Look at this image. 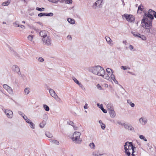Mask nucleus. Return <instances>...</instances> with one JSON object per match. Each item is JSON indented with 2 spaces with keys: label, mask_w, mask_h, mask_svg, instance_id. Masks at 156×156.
Listing matches in <instances>:
<instances>
[{
  "label": "nucleus",
  "mask_w": 156,
  "mask_h": 156,
  "mask_svg": "<svg viewBox=\"0 0 156 156\" xmlns=\"http://www.w3.org/2000/svg\"><path fill=\"white\" fill-rule=\"evenodd\" d=\"M124 149L126 155L128 156H134V149L136 147L133 145L131 142H127L125 143Z\"/></svg>",
  "instance_id": "obj_1"
},
{
  "label": "nucleus",
  "mask_w": 156,
  "mask_h": 156,
  "mask_svg": "<svg viewBox=\"0 0 156 156\" xmlns=\"http://www.w3.org/2000/svg\"><path fill=\"white\" fill-rule=\"evenodd\" d=\"M91 70L93 73L99 76H102L105 72L104 69L100 66L92 67Z\"/></svg>",
  "instance_id": "obj_2"
},
{
  "label": "nucleus",
  "mask_w": 156,
  "mask_h": 156,
  "mask_svg": "<svg viewBox=\"0 0 156 156\" xmlns=\"http://www.w3.org/2000/svg\"><path fill=\"white\" fill-rule=\"evenodd\" d=\"M141 25L144 28L149 29L152 26V20L144 17L142 20Z\"/></svg>",
  "instance_id": "obj_3"
},
{
  "label": "nucleus",
  "mask_w": 156,
  "mask_h": 156,
  "mask_svg": "<svg viewBox=\"0 0 156 156\" xmlns=\"http://www.w3.org/2000/svg\"><path fill=\"white\" fill-rule=\"evenodd\" d=\"M80 135L81 133L80 132H74L72 137V140L75 144H79L81 143L82 140L80 138Z\"/></svg>",
  "instance_id": "obj_4"
},
{
  "label": "nucleus",
  "mask_w": 156,
  "mask_h": 156,
  "mask_svg": "<svg viewBox=\"0 0 156 156\" xmlns=\"http://www.w3.org/2000/svg\"><path fill=\"white\" fill-rule=\"evenodd\" d=\"M145 16V18L152 20L154 19V17L156 18V12L155 11L150 9L149 10L148 14H146Z\"/></svg>",
  "instance_id": "obj_5"
},
{
  "label": "nucleus",
  "mask_w": 156,
  "mask_h": 156,
  "mask_svg": "<svg viewBox=\"0 0 156 156\" xmlns=\"http://www.w3.org/2000/svg\"><path fill=\"white\" fill-rule=\"evenodd\" d=\"M42 41L44 44L49 46L51 44V40L50 36H48L44 38H42Z\"/></svg>",
  "instance_id": "obj_6"
},
{
  "label": "nucleus",
  "mask_w": 156,
  "mask_h": 156,
  "mask_svg": "<svg viewBox=\"0 0 156 156\" xmlns=\"http://www.w3.org/2000/svg\"><path fill=\"white\" fill-rule=\"evenodd\" d=\"M107 106L109 110V113L110 116L112 118L115 117L116 115V114L113 107L110 106L109 105H108Z\"/></svg>",
  "instance_id": "obj_7"
},
{
  "label": "nucleus",
  "mask_w": 156,
  "mask_h": 156,
  "mask_svg": "<svg viewBox=\"0 0 156 156\" xmlns=\"http://www.w3.org/2000/svg\"><path fill=\"white\" fill-rule=\"evenodd\" d=\"M122 16V17H124L128 22H132L134 20V17L131 15L125 14L123 15Z\"/></svg>",
  "instance_id": "obj_8"
},
{
  "label": "nucleus",
  "mask_w": 156,
  "mask_h": 156,
  "mask_svg": "<svg viewBox=\"0 0 156 156\" xmlns=\"http://www.w3.org/2000/svg\"><path fill=\"white\" fill-rule=\"evenodd\" d=\"M133 35L136 37H140L143 40H145L146 39V37L143 35L140 34L139 33H133Z\"/></svg>",
  "instance_id": "obj_9"
},
{
  "label": "nucleus",
  "mask_w": 156,
  "mask_h": 156,
  "mask_svg": "<svg viewBox=\"0 0 156 156\" xmlns=\"http://www.w3.org/2000/svg\"><path fill=\"white\" fill-rule=\"evenodd\" d=\"M5 112L8 118H11L13 116V112L7 109L5 110Z\"/></svg>",
  "instance_id": "obj_10"
},
{
  "label": "nucleus",
  "mask_w": 156,
  "mask_h": 156,
  "mask_svg": "<svg viewBox=\"0 0 156 156\" xmlns=\"http://www.w3.org/2000/svg\"><path fill=\"white\" fill-rule=\"evenodd\" d=\"M48 33V32L45 30H42L40 32L39 34L41 36L43 37V38H44L48 36L47 35Z\"/></svg>",
  "instance_id": "obj_11"
},
{
  "label": "nucleus",
  "mask_w": 156,
  "mask_h": 156,
  "mask_svg": "<svg viewBox=\"0 0 156 156\" xmlns=\"http://www.w3.org/2000/svg\"><path fill=\"white\" fill-rule=\"evenodd\" d=\"M53 14L52 13H40L38 14V16L39 17H41L42 16H52Z\"/></svg>",
  "instance_id": "obj_12"
},
{
  "label": "nucleus",
  "mask_w": 156,
  "mask_h": 156,
  "mask_svg": "<svg viewBox=\"0 0 156 156\" xmlns=\"http://www.w3.org/2000/svg\"><path fill=\"white\" fill-rule=\"evenodd\" d=\"M3 88L9 93H11L12 91L11 88L7 84H4L3 86Z\"/></svg>",
  "instance_id": "obj_13"
},
{
  "label": "nucleus",
  "mask_w": 156,
  "mask_h": 156,
  "mask_svg": "<svg viewBox=\"0 0 156 156\" xmlns=\"http://www.w3.org/2000/svg\"><path fill=\"white\" fill-rule=\"evenodd\" d=\"M49 93L51 96L54 98L56 99V98H58V96L56 95L55 91L53 90L52 89H50L49 90Z\"/></svg>",
  "instance_id": "obj_14"
},
{
  "label": "nucleus",
  "mask_w": 156,
  "mask_h": 156,
  "mask_svg": "<svg viewBox=\"0 0 156 156\" xmlns=\"http://www.w3.org/2000/svg\"><path fill=\"white\" fill-rule=\"evenodd\" d=\"M139 121L143 125L145 124L147 122V120L146 118L141 117L139 119Z\"/></svg>",
  "instance_id": "obj_15"
},
{
  "label": "nucleus",
  "mask_w": 156,
  "mask_h": 156,
  "mask_svg": "<svg viewBox=\"0 0 156 156\" xmlns=\"http://www.w3.org/2000/svg\"><path fill=\"white\" fill-rule=\"evenodd\" d=\"M102 154H100L98 151H95L92 153L93 156H101Z\"/></svg>",
  "instance_id": "obj_16"
},
{
  "label": "nucleus",
  "mask_w": 156,
  "mask_h": 156,
  "mask_svg": "<svg viewBox=\"0 0 156 156\" xmlns=\"http://www.w3.org/2000/svg\"><path fill=\"white\" fill-rule=\"evenodd\" d=\"M102 1L103 0H98L95 3V5L97 6H100L101 5Z\"/></svg>",
  "instance_id": "obj_17"
},
{
  "label": "nucleus",
  "mask_w": 156,
  "mask_h": 156,
  "mask_svg": "<svg viewBox=\"0 0 156 156\" xmlns=\"http://www.w3.org/2000/svg\"><path fill=\"white\" fill-rule=\"evenodd\" d=\"M49 140L52 143L56 145H59V142L57 140L50 139V140Z\"/></svg>",
  "instance_id": "obj_18"
},
{
  "label": "nucleus",
  "mask_w": 156,
  "mask_h": 156,
  "mask_svg": "<svg viewBox=\"0 0 156 156\" xmlns=\"http://www.w3.org/2000/svg\"><path fill=\"white\" fill-rule=\"evenodd\" d=\"M67 20L71 24H74L75 23V20L73 19L69 18Z\"/></svg>",
  "instance_id": "obj_19"
},
{
  "label": "nucleus",
  "mask_w": 156,
  "mask_h": 156,
  "mask_svg": "<svg viewBox=\"0 0 156 156\" xmlns=\"http://www.w3.org/2000/svg\"><path fill=\"white\" fill-rule=\"evenodd\" d=\"M111 78L113 80L115 83H118V81L116 80L115 77L114 75L112 74L111 75Z\"/></svg>",
  "instance_id": "obj_20"
},
{
  "label": "nucleus",
  "mask_w": 156,
  "mask_h": 156,
  "mask_svg": "<svg viewBox=\"0 0 156 156\" xmlns=\"http://www.w3.org/2000/svg\"><path fill=\"white\" fill-rule=\"evenodd\" d=\"M45 134L46 136L49 138H51L53 136L52 134L49 132H46Z\"/></svg>",
  "instance_id": "obj_21"
},
{
  "label": "nucleus",
  "mask_w": 156,
  "mask_h": 156,
  "mask_svg": "<svg viewBox=\"0 0 156 156\" xmlns=\"http://www.w3.org/2000/svg\"><path fill=\"white\" fill-rule=\"evenodd\" d=\"M105 38L108 44H110L112 43V41L109 37H106Z\"/></svg>",
  "instance_id": "obj_22"
},
{
  "label": "nucleus",
  "mask_w": 156,
  "mask_h": 156,
  "mask_svg": "<svg viewBox=\"0 0 156 156\" xmlns=\"http://www.w3.org/2000/svg\"><path fill=\"white\" fill-rule=\"evenodd\" d=\"M26 121L27 122L30 124V126H31L32 127H33L34 126V124L30 120L28 119L27 118L26 120Z\"/></svg>",
  "instance_id": "obj_23"
},
{
  "label": "nucleus",
  "mask_w": 156,
  "mask_h": 156,
  "mask_svg": "<svg viewBox=\"0 0 156 156\" xmlns=\"http://www.w3.org/2000/svg\"><path fill=\"white\" fill-rule=\"evenodd\" d=\"M104 73V74H103L102 76H101L103 77L104 78L108 80L109 78V76L108 74H105Z\"/></svg>",
  "instance_id": "obj_24"
},
{
  "label": "nucleus",
  "mask_w": 156,
  "mask_h": 156,
  "mask_svg": "<svg viewBox=\"0 0 156 156\" xmlns=\"http://www.w3.org/2000/svg\"><path fill=\"white\" fill-rule=\"evenodd\" d=\"M10 1H9V0H8L6 2H3L2 4V5L3 6H7L9 4V3H10Z\"/></svg>",
  "instance_id": "obj_25"
},
{
  "label": "nucleus",
  "mask_w": 156,
  "mask_h": 156,
  "mask_svg": "<svg viewBox=\"0 0 156 156\" xmlns=\"http://www.w3.org/2000/svg\"><path fill=\"white\" fill-rule=\"evenodd\" d=\"M106 72L109 74L113 73L112 70L110 68H107L106 69Z\"/></svg>",
  "instance_id": "obj_26"
},
{
  "label": "nucleus",
  "mask_w": 156,
  "mask_h": 156,
  "mask_svg": "<svg viewBox=\"0 0 156 156\" xmlns=\"http://www.w3.org/2000/svg\"><path fill=\"white\" fill-rule=\"evenodd\" d=\"M89 146L91 148L93 149H95V145L93 143H90L89 144Z\"/></svg>",
  "instance_id": "obj_27"
},
{
  "label": "nucleus",
  "mask_w": 156,
  "mask_h": 156,
  "mask_svg": "<svg viewBox=\"0 0 156 156\" xmlns=\"http://www.w3.org/2000/svg\"><path fill=\"white\" fill-rule=\"evenodd\" d=\"M24 92L25 94L27 95L30 92V89L28 88H26L24 90Z\"/></svg>",
  "instance_id": "obj_28"
},
{
  "label": "nucleus",
  "mask_w": 156,
  "mask_h": 156,
  "mask_svg": "<svg viewBox=\"0 0 156 156\" xmlns=\"http://www.w3.org/2000/svg\"><path fill=\"white\" fill-rule=\"evenodd\" d=\"M34 38V35H29L27 37L28 40L32 41Z\"/></svg>",
  "instance_id": "obj_29"
},
{
  "label": "nucleus",
  "mask_w": 156,
  "mask_h": 156,
  "mask_svg": "<svg viewBox=\"0 0 156 156\" xmlns=\"http://www.w3.org/2000/svg\"><path fill=\"white\" fill-rule=\"evenodd\" d=\"M143 11V8H141V5H140L138 7V12L141 13Z\"/></svg>",
  "instance_id": "obj_30"
},
{
  "label": "nucleus",
  "mask_w": 156,
  "mask_h": 156,
  "mask_svg": "<svg viewBox=\"0 0 156 156\" xmlns=\"http://www.w3.org/2000/svg\"><path fill=\"white\" fill-rule=\"evenodd\" d=\"M43 107L44 108L45 110L47 111H49V107L48 106L46 105H44Z\"/></svg>",
  "instance_id": "obj_31"
},
{
  "label": "nucleus",
  "mask_w": 156,
  "mask_h": 156,
  "mask_svg": "<svg viewBox=\"0 0 156 156\" xmlns=\"http://www.w3.org/2000/svg\"><path fill=\"white\" fill-rule=\"evenodd\" d=\"M73 80L76 83L78 84L79 86H80V85H82L80 83H79L78 81L75 78H73Z\"/></svg>",
  "instance_id": "obj_32"
},
{
  "label": "nucleus",
  "mask_w": 156,
  "mask_h": 156,
  "mask_svg": "<svg viewBox=\"0 0 156 156\" xmlns=\"http://www.w3.org/2000/svg\"><path fill=\"white\" fill-rule=\"evenodd\" d=\"M126 129L131 131L134 132V129L133 127H125Z\"/></svg>",
  "instance_id": "obj_33"
},
{
  "label": "nucleus",
  "mask_w": 156,
  "mask_h": 156,
  "mask_svg": "<svg viewBox=\"0 0 156 156\" xmlns=\"http://www.w3.org/2000/svg\"><path fill=\"white\" fill-rule=\"evenodd\" d=\"M139 137L140 139L144 140L145 141H147V139H146L143 135H141Z\"/></svg>",
  "instance_id": "obj_34"
},
{
  "label": "nucleus",
  "mask_w": 156,
  "mask_h": 156,
  "mask_svg": "<svg viewBox=\"0 0 156 156\" xmlns=\"http://www.w3.org/2000/svg\"><path fill=\"white\" fill-rule=\"evenodd\" d=\"M36 10L40 11H43L44 10V8H39V7H37L36 8Z\"/></svg>",
  "instance_id": "obj_35"
},
{
  "label": "nucleus",
  "mask_w": 156,
  "mask_h": 156,
  "mask_svg": "<svg viewBox=\"0 0 156 156\" xmlns=\"http://www.w3.org/2000/svg\"><path fill=\"white\" fill-rule=\"evenodd\" d=\"M99 122V123L100 124L101 127H105V125L103 123L101 120H100Z\"/></svg>",
  "instance_id": "obj_36"
},
{
  "label": "nucleus",
  "mask_w": 156,
  "mask_h": 156,
  "mask_svg": "<svg viewBox=\"0 0 156 156\" xmlns=\"http://www.w3.org/2000/svg\"><path fill=\"white\" fill-rule=\"evenodd\" d=\"M65 1L66 3L67 4H70L72 3V0H65Z\"/></svg>",
  "instance_id": "obj_37"
},
{
  "label": "nucleus",
  "mask_w": 156,
  "mask_h": 156,
  "mask_svg": "<svg viewBox=\"0 0 156 156\" xmlns=\"http://www.w3.org/2000/svg\"><path fill=\"white\" fill-rule=\"evenodd\" d=\"M97 88L99 90H102L103 89L102 87L99 84H98L97 85Z\"/></svg>",
  "instance_id": "obj_38"
},
{
  "label": "nucleus",
  "mask_w": 156,
  "mask_h": 156,
  "mask_svg": "<svg viewBox=\"0 0 156 156\" xmlns=\"http://www.w3.org/2000/svg\"><path fill=\"white\" fill-rule=\"evenodd\" d=\"M48 1L54 3H56L58 1V0H48Z\"/></svg>",
  "instance_id": "obj_39"
},
{
  "label": "nucleus",
  "mask_w": 156,
  "mask_h": 156,
  "mask_svg": "<svg viewBox=\"0 0 156 156\" xmlns=\"http://www.w3.org/2000/svg\"><path fill=\"white\" fill-rule=\"evenodd\" d=\"M38 60L39 61L42 62L44 61V60L43 58L41 57H40L38 59Z\"/></svg>",
  "instance_id": "obj_40"
},
{
  "label": "nucleus",
  "mask_w": 156,
  "mask_h": 156,
  "mask_svg": "<svg viewBox=\"0 0 156 156\" xmlns=\"http://www.w3.org/2000/svg\"><path fill=\"white\" fill-rule=\"evenodd\" d=\"M97 105H98V107L101 109V110L102 109V108H103V106L102 105H99V104H97Z\"/></svg>",
  "instance_id": "obj_41"
},
{
  "label": "nucleus",
  "mask_w": 156,
  "mask_h": 156,
  "mask_svg": "<svg viewBox=\"0 0 156 156\" xmlns=\"http://www.w3.org/2000/svg\"><path fill=\"white\" fill-rule=\"evenodd\" d=\"M68 123L71 126H73V123L71 121H69L68 122Z\"/></svg>",
  "instance_id": "obj_42"
},
{
  "label": "nucleus",
  "mask_w": 156,
  "mask_h": 156,
  "mask_svg": "<svg viewBox=\"0 0 156 156\" xmlns=\"http://www.w3.org/2000/svg\"><path fill=\"white\" fill-rule=\"evenodd\" d=\"M101 110L103 111V112L104 113H106L107 112V111H106V110L104 109V108H102Z\"/></svg>",
  "instance_id": "obj_43"
},
{
  "label": "nucleus",
  "mask_w": 156,
  "mask_h": 156,
  "mask_svg": "<svg viewBox=\"0 0 156 156\" xmlns=\"http://www.w3.org/2000/svg\"><path fill=\"white\" fill-rule=\"evenodd\" d=\"M67 38L68 39L71 40L72 39V37H71L70 35H68L67 37Z\"/></svg>",
  "instance_id": "obj_44"
},
{
  "label": "nucleus",
  "mask_w": 156,
  "mask_h": 156,
  "mask_svg": "<svg viewBox=\"0 0 156 156\" xmlns=\"http://www.w3.org/2000/svg\"><path fill=\"white\" fill-rule=\"evenodd\" d=\"M122 67L123 69L124 70L127 69L128 67L126 66H122Z\"/></svg>",
  "instance_id": "obj_45"
},
{
  "label": "nucleus",
  "mask_w": 156,
  "mask_h": 156,
  "mask_svg": "<svg viewBox=\"0 0 156 156\" xmlns=\"http://www.w3.org/2000/svg\"><path fill=\"white\" fill-rule=\"evenodd\" d=\"M129 48L130 49V50H132L133 48V46L132 45H130L129 46Z\"/></svg>",
  "instance_id": "obj_46"
},
{
  "label": "nucleus",
  "mask_w": 156,
  "mask_h": 156,
  "mask_svg": "<svg viewBox=\"0 0 156 156\" xmlns=\"http://www.w3.org/2000/svg\"><path fill=\"white\" fill-rule=\"evenodd\" d=\"M18 27H20L22 28H25V27L23 25H21L20 26L19 25H18Z\"/></svg>",
  "instance_id": "obj_47"
},
{
  "label": "nucleus",
  "mask_w": 156,
  "mask_h": 156,
  "mask_svg": "<svg viewBox=\"0 0 156 156\" xmlns=\"http://www.w3.org/2000/svg\"><path fill=\"white\" fill-rule=\"evenodd\" d=\"M87 104H85V105L84 106V108L85 109H87Z\"/></svg>",
  "instance_id": "obj_48"
},
{
  "label": "nucleus",
  "mask_w": 156,
  "mask_h": 156,
  "mask_svg": "<svg viewBox=\"0 0 156 156\" xmlns=\"http://www.w3.org/2000/svg\"><path fill=\"white\" fill-rule=\"evenodd\" d=\"M104 87H108V84L106 83H105L104 84Z\"/></svg>",
  "instance_id": "obj_49"
},
{
  "label": "nucleus",
  "mask_w": 156,
  "mask_h": 156,
  "mask_svg": "<svg viewBox=\"0 0 156 156\" xmlns=\"http://www.w3.org/2000/svg\"><path fill=\"white\" fill-rule=\"evenodd\" d=\"M130 105L132 107H134L135 106V105L134 103H131L130 104Z\"/></svg>",
  "instance_id": "obj_50"
},
{
  "label": "nucleus",
  "mask_w": 156,
  "mask_h": 156,
  "mask_svg": "<svg viewBox=\"0 0 156 156\" xmlns=\"http://www.w3.org/2000/svg\"><path fill=\"white\" fill-rule=\"evenodd\" d=\"M23 118L25 120L27 119V117L26 116H23Z\"/></svg>",
  "instance_id": "obj_51"
},
{
  "label": "nucleus",
  "mask_w": 156,
  "mask_h": 156,
  "mask_svg": "<svg viewBox=\"0 0 156 156\" xmlns=\"http://www.w3.org/2000/svg\"><path fill=\"white\" fill-rule=\"evenodd\" d=\"M123 43L125 44H127V41H123Z\"/></svg>",
  "instance_id": "obj_52"
},
{
  "label": "nucleus",
  "mask_w": 156,
  "mask_h": 156,
  "mask_svg": "<svg viewBox=\"0 0 156 156\" xmlns=\"http://www.w3.org/2000/svg\"><path fill=\"white\" fill-rule=\"evenodd\" d=\"M15 68H16V69H18V71H19V68H18V67H16H16H15Z\"/></svg>",
  "instance_id": "obj_53"
},
{
  "label": "nucleus",
  "mask_w": 156,
  "mask_h": 156,
  "mask_svg": "<svg viewBox=\"0 0 156 156\" xmlns=\"http://www.w3.org/2000/svg\"><path fill=\"white\" fill-rule=\"evenodd\" d=\"M42 123L43 122L40 123V127H42Z\"/></svg>",
  "instance_id": "obj_54"
},
{
  "label": "nucleus",
  "mask_w": 156,
  "mask_h": 156,
  "mask_svg": "<svg viewBox=\"0 0 156 156\" xmlns=\"http://www.w3.org/2000/svg\"><path fill=\"white\" fill-rule=\"evenodd\" d=\"M101 128L103 129L104 130L105 129V127H101Z\"/></svg>",
  "instance_id": "obj_55"
},
{
  "label": "nucleus",
  "mask_w": 156,
  "mask_h": 156,
  "mask_svg": "<svg viewBox=\"0 0 156 156\" xmlns=\"http://www.w3.org/2000/svg\"><path fill=\"white\" fill-rule=\"evenodd\" d=\"M22 23H25V21H22Z\"/></svg>",
  "instance_id": "obj_56"
},
{
  "label": "nucleus",
  "mask_w": 156,
  "mask_h": 156,
  "mask_svg": "<svg viewBox=\"0 0 156 156\" xmlns=\"http://www.w3.org/2000/svg\"><path fill=\"white\" fill-rule=\"evenodd\" d=\"M129 100H128L127 101V102H128V103H129Z\"/></svg>",
  "instance_id": "obj_57"
},
{
  "label": "nucleus",
  "mask_w": 156,
  "mask_h": 156,
  "mask_svg": "<svg viewBox=\"0 0 156 156\" xmlns=\"http://www.w3.org/2000/svg\"><path fill=\"white\" fill-rule=\"evenodd\" d=\"M3 23H4V24H5V22H3Z\"/></svg>",
  "instance_id": "obj_58"
},
{
  "label": "nucleus",
  "mask_w": 156,
  "mask_h": 156,
  "mask_svg": "<svg viewBox=\"0 0 156 156\" xmlns=\"http://www.w3.org/2000/svg\"><path fill=\"white\" fill-rule=\"evenodd\" d=\"M32 128H33V129H34V127H32Z\"/></svg>",
  "instance_id": "obj_59"
}]
</instances>
